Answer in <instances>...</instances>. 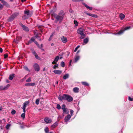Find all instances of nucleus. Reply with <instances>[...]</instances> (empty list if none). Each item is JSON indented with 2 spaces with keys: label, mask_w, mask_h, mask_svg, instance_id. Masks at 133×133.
<instances>
[{
  "label": "nucleus",
  "mask_w": 133,
  "mask_h": 133,
  "mask_svg": "<svg viewBox=\"0 0 133 133\" xmlns=\"http://www.w3.org/2000/svg\"><path fill=\"white\" fill-rule=\"evenodd\" d=\"M80 58V56L77 55H76L74 58V62L75 63L77 62V61L79 60Z\"/></svg>",
  "instance_id": "16"
},
{
  "label": "nucleus",
  "mask_w": 133,
  "mask_h": 133,
  "mask_svg": "<svg viewBox=\"0 0 133 133\" xmlns=\"http://www.w3.org/2000/svg\"><path fill=\"white\" fill-rule=\"evenodd\" d=\"M3 51V49L2 48H0V52L2 53Z\"/></svg>",
  "instance_id": "58"
},
{
  "label": "nucleus",
  "mask_w": 133,
  "mask_h": 133,
  "mask_svg": "<svg viewBox=\"0 0 133 133\" xmlns=\"http://www.w3.org/2000/svg\"><path fill=\"white\" fill-rule=\"evenodd\" d=\"M125 15L122 14H121L119 15V17L121 18V19H123L125 17Z\"/></svg>",
  "instance_id": "21"
},
{
  "label": "nucleus",
  "mask_w": 133,
  "mask_h": 133,
  "mask_svg": "<svg viewBox=\"0 0 133 133\" xmlns=\"http://www.w3.org/2000/svg\"><path fill=\"white\" fill-rule=\"evenodd\" d=\"M24 113L22 114L21 115V116L24 118H25V114Z\"/></svg>",
  "instance_id": "41"
},
{
  "label": "nucleus",
  "mask_w": 133,
  "mask_h": 133,
  "mask_svg": "<svg viewBox=\"0 0 133 133\" xmlns=\"http://www.w3.org/2000/svg\"><path fill=\"white\" fill-rule=\"evenodd\" d=\"M130 28L131 27L130 26L125 27L124 29L123 30L122 29L120 30L116 34H114L115 35H121L125 31L129 29H130Z\"/></svg>",
  "instance_id": "4"
},
{
  "label": "nucleus",
  "mask_w": 133,
  "mask_h": 133,
  "mask_svg": "<svg viewBox=\"0 0 133 133\" xmlns=\"http://www.w3.org/2000/svg\"><path fill=\"white\" fill-rule=\"evenodd\" d=\"M35 37L36 38H39V39L40 41H41V39L39 38L40 37L38 36V35H35Z\"/></svg>",
  "instance_id": "49"
},
{
  "label": "nucleus",
  "mask_w": 133,
  "mask_h": 133,
  "mask_svg": "<svg viewBox=\"0 0 133 133\" xmlns=\"http://www.w3.org/2000/svg\"><path fill=\"white\" fill-rule=\"evenodd\" d=\"M21 26L22 27L23 30L26 31H28L29 30L28 28L23 25H22Z\"/></svg>",
  "instance_id": "17"
},
{
  "label": "nucleus",
  "mask_w": 133,
  "mask_h": 133,
  "mask_svg": "<svg viewBox=\"0 0 133 133\" xmlns=\"http://www.w3.org/2000/svg\"><path fill=\"white\" fill-rule=\"evenodd\" d=\"M11 126V125L10 124H8L6 125L5 128L6 129L8 130Z\"/></svg>",
  "instance_id": "28"
},
{
  "label": "nucleus",
  "mask_w": 133,
  "mask_h": 133,
  "mask_svg": "<svg viewBox=\"0 0 133 133\" xmlns=\"http://www.w3.org/2000/svg\"><path fill=\"white\" fill-rule=\"evenodd\" d=\"M22 37L20 36H17L15 39L14 40V42L16 43H18L19 40H21Z\"/></svg>",
  "instance_id": "12"
},
{
  "label": "nucleus",
  "mask_w": 133,
  "mask_h": 133,
  "mask_svg": "<svg viewBox=\"0 0 133 133\" xmlns=\"http://www.w3.org/2000/svg\"><path fill=\"white\" fill-rule=\"evenodd\" d=\"M8 55L6 54H5L4 55V58H6L8 57Z\"/></svg>",
  "instance_id": "50"
},
{
  "label": "nucleus",
  "mask_w": 133,
  "mask_h": 133,
  "mask_svg": "<svg viewBox=\"0 0 133 133\" xmlns=\"http://www.w3.org/2000/svg\"><path fill=\"white\" fill-rule=\"evenodd\" d=\"M32 54L35 56L37 54L36 53V52L34 51L33 50L32 51Z\"/></svg>",
  "instance_id": "47"
},
{
  "label": "nucleus",
  "mask_w": 133,
  "mask_h": 133,
  "mask_svg": "<svg viewBox=\"0 0 133 133\" xmlns=\"http://www.w3.org/2000/svg\"><path fill=\"white\" fill-rule=\"evenodd\" d=\"M35 84V83H28L25 84V86H34Z\"/></svg>",
  "instance_id": "15"
},
{
  "label": "nucleus",
  "mask_w": 133,
  "mask_h": 133,
  "mask_svg": "<svg viewBox=\"0 0 133 133\" xmlns=\"http://www.w3.org/2000/svg\"><path fill=\"white\" fill-rule=\"evenodd\" d=\"M31 81V78L30 77H29L28 79L26 80V82H29Z\"/></svg>",
  "instance_id": "42"
},
{
  "label": "nucleus",
  "mask_w": 133,
  "mask_h": 133,
  "mask_svg": "<svg viewBox=\"0 0 133 133\" xmlns=\"http://www.w3.org/2000/svg\"><path fill=\"white\" fill-rule=\"evenodd\" d=\"M15 74H14L10 75L9 76V79L10 80H12V79L15 76Z\"/></svg>",
  "instance_id": "20"
},
{
  "label": "nucleus",
  "mask_w": 133,
  "mask_h": 133,
  "mask_svg": "<svg viewBox=\"0 0 133 133\" xmlns=\"http://www.w3.org/2000/svg\"><path fill=\"white\" fill-rule=\"evenodd\" d=\"M61 39L62 42L64 43H65L67 42V38L63 36L61 37Z\"/></svg>",
  "instance_id": "11"
},
{
  "label": "nucleus",
  "mask_w": 133,
  "mask_h": 133,
  "mask_svg": "<svg viewBox=\"0 0 133 133\" xmlns=\"http://www.w3.org/2000/svg\"><path fill=\"white\" fill-rule=\"evenodd\" d=\"M83 31L84 29L83 28H80L77 31V32L78 34L81 35V34H82L84 33Z\"/></svg>",
  "instance_id": "10"
},
{
  "label": "nucleus",
  "mask_w": 133,
  "mask_h": 133,
  "mask_svg": "<svg viewBox=\"0 0 133 133\" xmlns=\"http://www.w3.org/2000/svg\"><path fill=\"white\" fill-rule=\"evenodd\" d=\"M79 52H80V50H78L77 52V54H78V53H79Z\"/></svg>",
  "instance_id": "63"
},
{
  "label": "nucleus",
  "mask_w": 133,
  "mask_h": 133,
  "mask_svg": "<svg viewBox=\"0 0 133 133\" xmlns=\"http://www.w3.org/2000/svg\"><path fill=\"white\" fill-rule=\"evenodd\" d=\"M86 14L91 16H92V15H93L92 14H91L90 13H86Z\"/></svg>",
  "instance_id": "45"
},
{
  "label": "nucleus",
  "mask_w": 133,
  "mask_h": 133,
  "mask_svg": "<svg viewBox=\"0 0 133 133\" xmlns=\"http://www.w3.org/2000/svg\"><path fill=\"white\" fill-rule=\"evenodd\" d=\"M61 65L62 67H64L65 66V63L64 62H62L61 63Z\"/></svg>",
  "instance_id": "37"
},
{
  "label": "nucleus",
  "mask_w": 133,
  "mask_h": 133,
  "mask_svg": "<svg viewBox=\"0 0 133 133\" xmlns=\"http://www.w3.org/2000/svg\"><path fill=\"white\" fill-rule=\"evenodd\" d=\"M39 99H37L36 100L35 103L37 105H38L39 104Z\"/></svg>",
  "instance_id": "36"
},
{
  "label": "nucleus",
  "mask_w": 133,
  "mask_h": 133,
  "mask_svg": "<svg viewBox=\"0 0 133 133\" xmlns=\"http://www.w3.org/2000/svg\"><path fill=\"white\" fill-rule=\"evenodd\" d=\"M81 35V37H80V38L81 39H83L84 38V37H85V35L84 33L81 34V35Z\"/></svg>",
  "instance_id": "29"
},
{
  "label": "nucleus",
  "mask_w": 133,
  "mask_h": 133,
  "mask_svg": "<svg viewBox=\"0 0 133 133\" xmlns=\"http://www.w3.org/2000/svg\"><path fill=\"white\" fill-rule=\"evenodd\" d=\"M16 113V111L15 110L13 109L12 110L11 113L12 115H14Z\"/></svg>",
  "instance_id": "38"
},
{
  "label": "nucleus",
  "mask_w": 133,
  "mask_h": 133,
  "mask_svg": "<svg viewBox=\"0 0 133 133\" xmlns=\"http://www.w3.org/2000/svg\"><path fill=\"white\" fill-rule=\"evenodd\" d=\"M92 15H92V17H96L97 16L96 15L92 14Z\"/></svg>",
  "instance_id": "56"
},
{
  "label": "nucleus",
  "mask_w": 133,
  "mask_h": 133,
  "mask_svg": "<svg viewBox=\"0 0 133 133\" xmlns=\"http://www.w3.org/2000/svg\"><path fill=\"white\" fill-rule=\"evenodd\" d=\"M71 117V115L69 114H68L67 116H65L64 118V121L66 122H68L70 119Z\"/></svg>",
  "instance_id": "9"
},
{
  "label": "nucleus",
  "mask_w": 133,
  "mask_h": 133,
  "mask_svg": "<svg viewBox=\"0 0 133 133\" xmlns=\"http://www.w3.org/2000/svg\"><path fill=\"white\" fill-rule=\"evenodd\" d=\"M56 62L55 61V60H54L52 62V63L53 64H56Z\"/></svg>",
  "instance_id": "53"
},
{
  "label": "nucleus",
  "mask_w": 133,
  "mask_h": 133,
  "mask_svg": "<svg viewBox=\"0 0 133 133\" xmlns=\"http://www.w3.org/2000/svg\"><path fill=\"white\" fill-rule=\"evenodd\" d=\"M128 99L129 101H132L133 100V98H131L130 97H128Z\"/></svg>",
  "instance_id": "46"
},
{
  "label": "nucleus",
  "mask_w": 133,
  "mask_h": 133,
  "mask_svg": "<svg viewBox=\"0 0 133 133\" xmlns=\"http://www.w3.org/2000/svg\"><path fill=\"white\" fill-rule=\"evenodd\" d=\"M57 123L56 122L55 123L51 126V127L53 128H55L57 127Z\"/></svg>",
  "instance_id": "27"
},
{
  "label": "nucleus",
  "mask_w": 133,
  "mask_h": 133,
  "mask_svg": "<svg viewBox=\"0 0 133 133\" xmlns=\"http://www.w3.org/2000/svg\"><path fill=\"white\" fill-rule=\"evenodd\" d=\"M10 85L9 84H8L7 85L4 87V90H6L8 89L10 87Z\"/></svg>",
  "instance_id": "30"
},
{
  "label": "nucleus",
  "mask_w": 133,
  "mask_h": 133,
  "mask_svg": "<svg viewBox=\"0 0 133 133\" xmlns=\"http://www.w3.org/2000/svg\"><path fill=\"white\" fill-rule=\"evenodd\" d=\"M2 5L0 3V8H2Z\"/></svg>",
  "instance_id": "59"
},
{
  "label": "nucleus",
  "mask_w": 133,
  "mask_h": 133,
  "mask_svg": "<svg viewBox=\"0 0 133 133\" xmlns=\"http://www.w3.org/2000/svg\"><path fill=\"white\" fill-rule=\"evenodd\" d=\"M2 107H0V111H1L2 109Z\"/></svg>",
  "instance_id": "61"
},
{
  "label": "nucleus",
  "mask_w": 133,
  "mask_h": 133,
  "mask_svg": "<svg viewBox=\"0 0 133 133\" xmlns=\"http://www.w3.org/2000/svg\"><path fill=\"white\" fill-rule=\"evenodd\" d=\"M35 58L37 59H38L39 60H40V58L38 56V55L37 54L36 55H35Z\"/></svg>",
  "instance_id": "34"
},
{
  "label": "nucleus",
  "mask_w": 133,
  "mask_h": 133,
  "mask_svg": "<svg viewBox=\"0 0 133 133\" xmlns=\"http://www.w3.org/2000/svg\"><path fill=\"white\" fill-rule=\"evenodd\" d=\"M35 39L34 37H32L31 38V39L30 41H29L28 42L29 44H28V45L30 43H31L32 42H34L35 41Z\"/></svg>",
  "instance_id": "22"
},
{
  "label": "nucleus",
  "mask_w": 133,
  "mask_h": 133,
  "mask_svg": "<svg viewBox=\"0 0 133 133\" xmlns=\"http://www.w3.org/2000/svg\"><path fill=\"white\" fill-rule=\"evenodd\" d=\"M82 84L84 86H89V84L87 82H82Z\"/></svg>",
  "instance_id": "26"
},
{
  "label": "nucleus",
  "mask_w": 133,
  "mask_h": 133,
  "mask_svg": "<svg viewBox=\"0 0 133 133\" xmlns=\"http://www.w3.org/2000/svg\"><path fill=\"white\" fill-rule=\"evenodd\" d=\"M56 108L58 110H60L61 109V107L59 104H57V105Z\"/></svg>",
  "instance_id": "32"
},
{
  "label": "nucleus",
  "mask_w": 133,
  "mask_h": 133,
  "mask_svg": "<svg viewBox=\"0 0 133 133\" xmlns=\"http://www.w3.org/2000/svg\"><path fill=\"white\" fill-rule=\"evenodd\" d=\"M59 57L58 56H57L54 59L55 61L56 62H57L59 59Z\"/></svg>",
  "instance_id": "31"
},
{
  "label": "nucleus",
  "mask_w": 133,
  "mask_h": 133,
  "mask_svg": "<svg viewBox=\"0 0 133 133\" xmlns=\"http://www.w3.org/2000/svg\"><path fill=\"white\" fill-rule=\"evenodd\" d=\"M73 91L75 93H77L79 92V88L77 87H75L73 88Z\"/></svg>",
  "instance_id": "19"
},
{
  "label": "nucleus",
  "mask_w": 133,
  "mask_h": 133,
  "mask_svg": "<svg viewBox=\"0 0 133 133\" xmlns=\"http://www.w3.org/2000/svg\"><path fill=\"white\" fill-rule=\"evenodd\" d=\"M73 113H74V111L72 110H71L70 111V114L71 115V116H72Z\"/></svg>",
  "instance_id": "44"
},
{
  "label": "nucleus",
  "mask_w": 133,
  "mask_h": 133,
  "mask_svg": "<svg viewBox=\"0 0 133 133\" xmlns=\"http://www.w3.org/2000/svg\"><path fill=\"white\" fill-rule=\"evenodd\" d=\"M6 82L7 83H9V81L8 80H6Z\"/></svg>",
  "instance_id": "60"
},
{
  "label": "nucleus",
  "mask_w": 133,
  "mask_h": 133,
  "mask_svg": "<svg viewBox=\"0 0 133 133\" xmlns=\"http://www.w3.org/2000/svg\"><path fill=\"white\" fill-rule=\"evenodd\" d=\"M74 23L75 24V26H78V23L77 21L75 20L74 21Z\"/></svg>",
  "instance_id": "40"
},
{
  "label": "nucleus",
  "mask_w": 133,
  "mask_h": 133,
  "mask_svg": "<svg viewBox=\"0 0 133 133\" xmlns=\"http://www.w3.org/2000/svg\"><path fill=\"white\" fill-rule=\"evenodd\" d=\"M44 121L46 123H50L52 122L51 119L48 117L45 118L44 119Z\"/></svg>",
  "instance_id": "13"
},
{
  "label": "nucleus",
  "mask_w": 133,
  "mask_h": 133,
  "mask_svg": "<svg viewBox=\"0 0 133 133\" xmlns=\"http://www.w3.org/2000/svg\"><path fill=\"white\" fill-rule=\"evenodd\" d=\"M24 13V15L22 17L24 19L28 18V17L31 16L33 14L32 11L28 10H25Z\"/></svg>",
  "instance_id": "3"
},
{
  "label": "nucleus",
  "mask_w": 133,
  "mask_h": 133,
  "mask_svg": "<svg viewBox=\"0 0 133 133\" xmlns=\"http://www.w3.org/2000/svg\"><path fill=\"white\" fill-rule=\"evenodd\" d=\"M66 105L65 104H63L62 106V109L63 110V112L66 114H68L69 113L68 109L66 108Z\"/></svg>",
  "instance_id": "6"
},
{
  "label": "nucleus",
  "mask_w": 133,
  "mask_h": 133,
  "mask_svg": "<svg viewBox=\"0 0 133 133\" xmlns=\"http://www.w3.org/2000/svg\"><path fill=\"white\" fill-rule=\"evenodd\" d=\"M81 1V0H72V1L73 2H79Z\"/></svg>",
  "instance_id": "55"
},
{
  "label": "nucleus",
  "mask_w": 133,
  "mask_h": 133,
  "mask_svg": "<svg viewBox=\"0 0 133 133\" xmlns=\"http://www.w3.org/2000/svg\"><path fill=\"white\" fill-rule=\"evenodd\" d=\"M72 60H71L70 61V62H69V66H70L71 65V62H72Z\"/></svg>",
  "instance_id": "51"
},
{
  "label": "nucleus",
  "mask_w": 133,
  "mask_h": 133,
  "mask_svg": "<svg viewBox=\"0 0 133 133\" xmlns=\"http://www.w3.org/2000/svg\"><path fill=\"white\" fill-rule=\"evenodd\" d=\"M58 66V65L57 64H56L55 65H54L53 67L54 69H56L57 67Z\"/></svg>",
  "instance_id": "35"
},
{
  "label": "nucleus",
  "mask_w": 133,
  "mask_h": 133,
  "mask_svg": "<svg viewBox=\"0 0 133 133\" xmlns=\"http://www.w3.org/2000/svg\"><path fill=\"white\" fill-rule=\"evenodd\" d=\"M34 42L36 45H39V44H38V43H37V41H34Z\"/></svg>",
  "instance_id": "57"
},
{
  "label": "nucleus",
  "mask_w": 133,
  "mask_h": 133,
  "mask_svg": "<svg viewBox=\"0 0 133 133\" xmlns=\"http://www.w3.org/2000/svg\"><path fill=\"white\" fill-rule=\"evenodd\" d=\"M29 102L28 101H25L24 103L22 108V109L23 110V112H25L26 107L27 105L29 104Z\"/></svg>",
  "instance_id": "7"
},
{
  "label": "nucleus",
  "mask_w": 133,
  "mask_h": 133,
  "mask_svg": "<svg viewBox=\"0 0 133 133\" xmlns=\"http://www.w3.org/2000/svg\"><path fill=\"white\" fill-rule=\"evenodd\" d=\"M4 87L2 86H0V90H3Z\"/></svg>",
  "instance_id": "48"
},
{
  "label": "nucleus",
  "mask_w": 133,
  "mask_h": 133,
  "mask_svg": "<svg viewBox=\"0 0 133 133\" xmlns=\"http://www.w3.org/2000/svg\"><path fill=\"white\" fill-rule=\"evenodd\" d=\"M26 0H21V1L22 2H23L26 1Z\"/></svg>",
  "instance_id": "64"
},
{
  "label": "nucleus",
  "mask_w": 133,
  "mask_h": 133,
  "mask_svg": "<svg viewBox=\"0 0 133 133\" xmlns=\"http://www.w3.org/2000/svg\"><path fill=\"white\" fill-rule=\"evenodd\" d=\"M44 131L45 133H49V130L48 127H46L44 129Z\"/></svg>",
  "instance_id": "25"
},
{
  "label": "nucleus",
  "mask_w": 133,
  "mask_h": 133,
  "mask_svg": "<svg viewBox=\"0 0 133 133\" xmlns=\"http://www.w3.org/2000/svg\"><path fill=\"white\" fill-rule=\"evenodd\" d=\"M20 127L22 129L23 128H24V126H20Z\"/></svg>",
  "instance_id": "62"
},
{
  "label": "nucleus",
  "mask_w": 133,
  "mask_h": 133,
  "mask_svg": "<svg viewBox=\"0 0 133 133\" xmlns=\"http://www.w3.org/2000/svg\"><path fill=\"white\" fill-rule=\"evenodd\" d=\"M58 98L60 101L64 100L69 102H70L73 100V98L71 96L65 94L63 95L62 96L59 95Z\"/></svg>",
  "instance_id": "1"
},
{
  "label": "nucleus",
  "mask_w": 133,
  "mask_h": 133,
  "mask_svg": "<svg viewBox=\"0 0 133 133\" xmlns=\"http://www.w3.org/2000/svg\"><path fill=\"white\" fill-rule=\"evenodd\" d=\"M69 74H65L63 76V79H66L67 78H68L69 77Z\"/></svg>",
  "instance_id": "23"
},
{
  "label": "nucleus",
  "mask_w": 133,
  "mask_h": 133,
  "mask_svg": "<svg viewBox=\"0 0 133 133\" xmlns=\"http://www.w3.org/2000/svg\"><path fill=\"white\" fill-rule=\"evenodd\" d=\"M24 69L28 71H30V70H29V69H28V67H27V66H24V67H23Z\"/></svg>",
  "instance_id": "33"
},
{
  "label": "nucleus",
  "mask_w": 133,
  "mask_h": 133,
  "mask_svg": "<svg viewBox=\"0 0 133 133\" xmlns=\"http://www.w3.org/2000/svg\"><path fill=\"white\" fill-rule=\"evenodd\" d=\"M53 72L56 74L60 75L62 73V71L61 70H55L53 71Z\"/></svg>",
  "instance_id": "14"
},
{
  "label": "nucleus",
  "mask_w": 133,
  "mask_h": 133,
  "mask_svg": "<svg viewBox=\"0 0 133 133\" xmlns=\"http://www.w3.org/2000/svg\"><path fill=\"white\" fill-rule=\"evenodd\" d=\"M64 14V12L61 10L59 12L58 15H56L55 17L57 21H59V23H60L63 19Z\"/></svg>",
  "instance_id": "2"
},
{
  "label": "nucleus",
  "mask_w": 133,
  "mask_h": 133,
  "mask_svg": "<svg viewBox=\"0 0 133 133\" xmlns=\"http://www.w3.org/2000/svg\"><path fill=\"white\" fill-rule=\"evenodd\" d=\"M1 2L4 5H5L6 4V2L3 0H2Z\"/></svg>",
  "instance_id": "43"
},
{
  "label": "nucleus",
  "mask_w": 133,
  "mask_h": 133,
  "mask_svg": "<svg viewBox=\"0 0 133 133\" xmlns=\"http://www.w3.org/2000/svg\"><path fill=\"white\" fill-rule=\"evenodd\" d=\"M17 123L18 124H22V122L20 121H19V122L17 121Z\"/></svg>",
  "instance_id": "54"
},
{
  "label": "nucleus",
  "mask_w": 133,
  "mask_h": 133,
  "mask_svg": "<svg viewBox=\"0 0 133 133\" xmlns=\"http://www.w3.org/2000/svg\"><path fill=\"white\" fill-rule=\"evenodd\" d=\"M33 67L36 71H38L39 70V66L37 63L35 64Z\"/></svg>",
  "instance_id": "8"
},
{
  "label": "nucleus",
  "mask_w": 133,
  "mask_h": 133,
  "mask_svg": "<svg viewBox=\"0 0 133 133\" xmlns=\"http://www.w3.org/2000/svg\"><path fill=\"white\" fill-rule=\"evenodd\" d=\"M52 36H53L52 35H51L50 37L49 38V41H50L51 40V37H52Z\"/></svg>",
  "instance_id": "52"
},
{
  "label": "nucleus",
  "mask_w": 133,
  "mask_h": 133,
  "mask_svg": "<svg viewBox=\"0 0 133 133\" xmlns=\"http://www.w3.org/2000/svg\"><path fill=\"white\" fill-rule=\"evenodd\" d=\"M89 37H87V38H85L83 40V43L84 44H87L89 41Z\"/></svg>",
  "instance_id": "18"
},
{
  "label": "nucleus",
  "mask_w": 133,
  "mask_h": 133,
  "mask_svg": "<svg viewBox=\"0 0 133 133\" xmlns=\"http://www.w3.org/2000/svg\"><path fill=\"white\" fill-rule=\"evenodd\" d=\"M83 4L88 9L91 10L92 9V7H89L85 3H83Z\"/></svg>",
  "instance_id": "24"
},
{
  "label": "nucleus",
  "mask_w": 133,
  "mask_h": 133,
  "mask_svg": "<svg viewBox=\"0 0 133 133\" xmlns=\"http://www.w3.org/2000/svg\"><path fill=\"white\" fill-rule=\"evenodd\" d=\"M80 45H78L75 49L74 50V52H76L77 49L80 47Z\"/></svg>",
  "instance_id": "39"
},
{
  "label": "nucleus",
  "mask_w": 133,
  "mask_h": 133,
  "mask_svg": "<svg viewBox=\"0 0 133 133\" xmlns=\"http://www.w3.org/2000/svg\"><path fill=\"white\" fill-rule=\"evenodd\" d=\"M18 12H16L12 14L8 19V21L10 22L13 20L18 14Z\"/></svg>",
  "instance_id": "5"
}]
</instances>
